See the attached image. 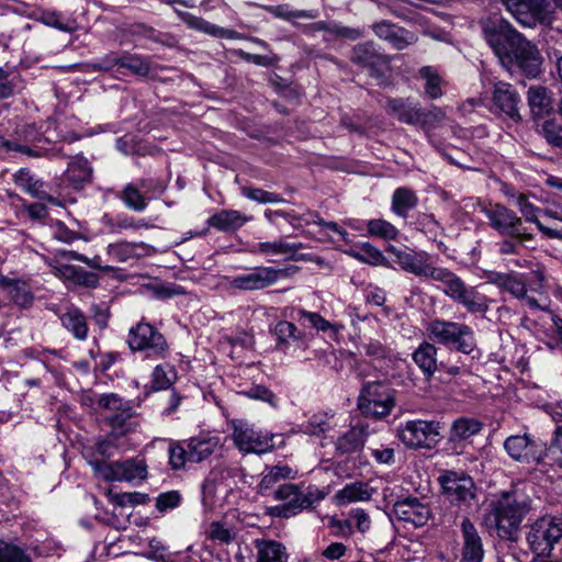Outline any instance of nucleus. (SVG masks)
<instances>
[{
  "label": "nucleus",
  "mask_w": 562,
  "mask_h": 562,
  "mask_svg": "<svg viewBox=\"0 0 562 562\" xmlns=\"http://www.w3.org/2000/svg\"><path fill=\"white\" fill-rule=\"evenodd\" d=\"M386 251L395 258V262L405 272L423 280H432L443 284L442 292L470 313H485L488 310V299L474 286H469L453 271L436 266L431 256L424 250L411 248L400 249L393 245Z\"/></svg>",
  "instance_id": "1"
},
{
  "label": "nucleus",
  "mask_w": 562,
  "mask_h": 562,
  "mask_svg": "<svg viewBox=\"0 0 562 562\" xmlns=\"http://www.w3.org/2000/svg\"><path fill=\"white\" fill-rule=\"evenodd\" d=\"M482 30L486 42L505 68L510 69L516 65L529 78L541 74L542 57L539 49L504 18L488 16L482 22Z\"/></svg>",
  "instance_id": "2"
},
{
  "label": "nucleus",
  "mask_w": 562,
  "mask_h": 562,
  "mask_svg": "<svg viewBox=\"0 0 562 562\" xmlns=\"http://www.w3.org/2000/svg\"><path fill=\"white\" fill-rule=\"evenodd\" d=\"M530 507L531 502L529 497L522 493H504L493 509L497 535L503 539H514L522 518Z\"/></svg>",
  "instance_id": "3"
},
{
  "label": "nucleus",
  "mask_w": 562,
  "mask_h": 562,
  "mask_svg": "<svg viewBox=\"0 0 562 562\" xmlns=\"http://www.w3.org/2000/svg\"><path fill=\"white\" fill-rule=\"evenodd\" d=\"M430 340L445 346H453L458 351L471 353L475 348L472 328L463 323L435 318L426 326Z\"/></svg>",
  "instance_id": "4"
},
{
  "label": "nucleus",
  "mask_w": 562,
  "mask_h": 562,
  "mask_svg": "<svg viewBox=\"0 0 562 562\" xmlns=\"http://www.w3.org/2000/svg\"><path fill=\"white\" fill-rule=\"evenodd\" d=\"M395 406V391L384 381H372L363 384L358 397V408L368 417L381 419Z\"/></svg>",
  "instance_id": "5"
},
{
  "label": "nucleus",
  "mask_w": 562,
  "mask_h": 562,
  "mask_svg": "<svg viewBox=\"0 0 562 562\" xmlns=\"http://www.w3.org/2000/svg\"><path fill=\"white\" fill-rule=\"evenodd\" d=\"M299 271V267L290 266L286 268L274 267H255L247 273H243L232 278L228 285L232 289L240 291H260L267 289L280 279H286L294 276Z\"/></svg>",
  "instance_id": "6"
},
{
  "label": "nucleus",
  "mask_w": 562,
  "mask_h": 562,
  "mask_svg": "<svg viewBox=\"0 0 562 562\" xmlns=\"http://www.w3.org/2000/svg\"><path fill=\"white\" fill-rule=\"evenodd\" d=\"M562 539V516L546 515L537 519L527 533V542L538 558L549 555Z\"/></svg>",
  "instance_id": "7"
},
{
  "label": "nucleus",
  "mask_w": 562,
  "mask_h": 562,
  "mask_svg": "<svg viewBox=\"0 0 562 562\" xmlns=\"http://www.w3.org/2000/svg\"><path fill=\"white\" fill-rule=\"evenodd\" d=\"M482 212L488 220L490 226L499 234L518 239L520 243L533 239V235L524 227L522 217L507 206L498 203L488 204L482 209Z\"/></svg>",
  "instance_id": "8"
},
{
  "label": "nucleus",
  "mask_w": 562,
  "mask_h": 562,
  "mask_svg": "<svg viewBox=\"0 0 562 562\" xmlns=\"http://www.w3.org/2000/svg\"><path fill=\"white\" fill-rule=\"evenodd\" d=\"M93 468L104 481L127 482L134 485L146 480L148 474L145 460L139 458L115 462L97 461Z\"/></svg>",
  "instance_id": "9"
},
{
  "label": "nucleus",
  "mask_w": 562,
  "mask_h": 562,
  "mask_svg": "<svg viewBox=\"0 0 562 562\" xmlns=\"http://www.w3.org/2000/svg\"><path fill=\"white\" fill-rule=\"evenodd\" d=\"M127 344L133 351H146L150 357L165 358L168 344L154 326L138 323L128 333Z\"/></svg>",
  "instance_id": "10"
},
{
  "label": "nucleus",
  "mask_w": 562,
  "mask_h": 562,
  "mask_svg": "<svg viewBox=\"0 0 562 562\" xmlns=\"http://www.w3.org/2000/svg\"><path fill=\"white\" fill-rule=\"evenodd\" d=\"M233 441L245 453H266L273 449V435L256 430L254 426L243 420H234Z\"/></svg>",
  "instance_id": "11"
},
{
  "label": "nucleus",
  "mask_w": 562,
  "mask_h": 562,
  "mask_svg": "<svg viewBox=\"0 0 562 562\" xmlns=\"http://www.w3.org/2000/svg\"><path fill=\"white\" fill-rule=\"evenodd\" d=\"M438 422L409 420L400 429V439L409 448H431L440 437Z\"/></svg>",
  "instance_id": "12"
},
{
  "label": "nucleus",
  "mask_w": 562,
  "mask_h": 562,
  "mask_svg": "<svg viewBox=\"0 0 562 562\" xmlns=\"http://www.w3.org/2000/svg\"><path fill=\"white\" fill-rule=\"evenodd\" d=\"M512 16L522 26L533 27L549 20L548 0H501Z\"/></svg>",
  "instance_id": "13"
},
{
  "label": "nucleus",
  "mask_w": 562,
  "mask_h": 562,
  "mask_svg": "<svg viewBox=\"0 0 562 562\" xmlns=\"http://www.w3.org/2000/svg\"><path fill=\"white\" fill-rule=\"evenodd\" d=\"M520 97L517 90L508 82L497 81L494 83L491 98V112L504 115L505 117L519 122Z\"/></svg>",
  "instance_id": "14"
},
{
  "label": "nucleus",
  "mask_w": 562,
  "mask_h": 562,
  "mask_svg": "<svg viewBox=\"0 0 562 562\" xmlns=\"http://www.w3.org/2000/svg\"><path fill=\"white\" fill-rule=\"evenodd\" d=\"M504 449L512 459L518 462L539 464L542 461V442L528 434L509 436L504 441Z\"/></svg>",
  "instance_id": "15"
},
{
  "label": "nucleus",
  "mask_w": 562,
  "mask_h": 562,
  "mask_svg": "<svg viewBox=\"0 0 562 562\" xmlns=\"http://www.w3.org/2000/svg\"><path fill=\"white\" fill-rule=\"evenodd\" d=\"M438 481L451 503L468 504L475 496L473 480L463 473L445 471Z\"/></svg>",
  "instance_id": "16"
},
{
  "label": "nucleus",
  "mask_w": 562,
  "mask_h": 562,
  "mask_svg": "<svg viewBox=\"0 0 562 562\" xmlns=\"http://www.w3.org/2000/svg\"><path fill=\"white\" fill-rule=\"evenodd\" d=\"M106 420L111 427V432L106 440L98 443V451L101 454H106L109 448L113 445L111 438H119L130 432L136 431L139 427V420L135 412L126 406L121 412L113 413L106 417Z\"/></svg>",
  "instance_id": "17"
},
{
  "label": "nucleus",
  "mask_w": 562,
  "mask_h": 562,
  "mask_svg": "<svg viewBox=\"0 0 562 562\" xmlns=\"http://www.w3.org/2000/svg\"><path fill=\"white\" fill-rule=\"evenodd\" d=\"M393 513L398 520L411 524L414 527H422L430 518V509L427 504L416 497L398 499L393 505Z\"/></svg>",
  "instance_id": "18"
},
{
  "label": "nucleus",
  "mask_w": 562,
  "mask_h": 562,
  "mask_svg": "<svg viewBox=\"0 0 562 562\" xmlns=\"http://www.w3.org/2000/svg\"><path fill=\"white\" fill-rule=\"evenodd\" d=\"M276 339V349L288 353L292 346L305 350L308 347L306 333L288 321H279L272 329Z\"/></svg>",
  "instance_id": "19"
},
{
  "label": "nucleus",
  "mask_w": 562,
  "mask_h": 562,
  "mask_svg": "<svg viewBox=\"0 0 562 562\" xmlns=\"http://www.w3.org/2000/svg\"><path fill=\"white\" fill-rule=\"evenodd\" d=\"M463 547L461 562H482L484 549L482 539L469 518H464L461 525Z\"/></svg>",
  "instance_id": "20"
},
{
  "label": "nucleus",
  "mask_w": 562,
  "mask_h": 562,
  "mask_svg": "<svg viewBox=\"0 0 562 562\" xmlns=\"http://www.w3.org/2000/svg\"><path fill=\"white\" fill-rule=\"evenodd\" d=\"M372 29L376 36L389 42L398 50L406 48L417 41L414 33L389 22L375 23Z\"/></svg>",
  "instance_id": "21"
},
{
  "label": "nucleus",
  "mask_w": 562,
  "mask_h": 562,
  "mask_svg": "<svg viewBox=\"0 0 562 562\" xmlns=\"http://www.w3.org/2000/svg\"><path fill=\"white\" fill-rule=\"evenodd\" d=\"M274 498L284 502L295 514L313 505L312 495L303 493L299 485L291 483L280 485L274 492Z\"/></svg>",
  "instance_id": "22"
},
{
  "label": "nucleus",
  "mask_w": 562,
  "mask_h": 562,
  "mask_svg": "<svg viewBox=\"0 0 562 562\" xmlns=\"http://www.w3.org/2000/svg\"><path fill=\"white\" fill-rule=\"evenodd\" d=\"M154 248L145 243L117 241L106 248L109 258L115 262H125L132 258L148 256Z\"/></svg>",
  "instance_id": "23"
},
{
  "label": "nucleus",
  "mask_w": 562,
  "mask_h": 562,
  "mask_svg": "<svg viewBox=\"0 0 562 562\" xmlns=\"http://www.w3.org/2000/svg\"><path fill=\"white\" fill-rule=\"evenodd\" d=\"M490 282L498 289L508 292L514 297L521 300L527 294V279L518 272H495L490 277Z\"/></svg>",
  "instance_id": "24"
},
{
  "label": "nucleus",
  "mask_w": 562,
  "mask_h": 562,
  "mask_svg": "<svg viewBox=\"0 0 562 562\" xmlns=\"http://www.w3.org/2000/svg\"><path fill=\"white\" fill-rule=\"evenodd\" d=\"M63 327L68 330L76 339L86 340L88 338L89 327L87 317L81 310L76 306H69L60 315Z\"/></svg>",
  "instance_id": "25"
},
{
  "label": "nucleus",
  "mask_w": 562,
  "mask_h": 562,
  "mask_svg": "<svg viewBox=\"0 0 562 562\" xmlns=\"http://www.w3.org/2000/svg\"><path fill=\"white\" fill-rule=\"evenodd\" d=\"M257 551L256 562H288L286 548L279 541L270 539H256L254 541Z\"/></svg>",
  "instance_id": "26"
},
{
  "label": "nucleus",
  "mask_w": 562,
  "mask_h": 562,
  "mask_svg": "<svg viewBox=\"0 0 562 562\" xmlns=\"http://www.w3.org/2000/svg\"><path fill=\"white\" fill-rule=\"evenodd\" d=\"M351 60L371 70L387 63L386 57L380 54L371 42L356 45L352 49Z\"/></svg>",
  "instance_id": "27"
},
{
  "label": "nucleus",
  "mask_w": 562,
  "mask_h": 562,
  "mask_svg": "<svg viewBox=\"0 0 562 562\" xmlns=\"http://www.w3.org/2000/svg\"><path fill=\"white\" fill-rule=\"evenodd\" d=\"M387 111L396 116L398 121L407 124H417L425 116V112L420 108L403 99H390Z\"/></svg>",
  "instance_id": "28"
},
{
  "label": "nucleus",
  "mask_w": 562,
  "mask_h": 562,
  "mask_svg": "<svg viewBox=\"0 0 562 562\" xmlns=\"http://www.w3.org/2000/svg\"><path fill=\"white\" fill-rule=\"evenodd\" d=\"M250 218L235 210H222L207 220L209 226L222 232H233L241 227Z\"/></svg>",
  "instance_id": "29"
},
{
  "label": "nucleus",
  "mask_w": 562,
  "mask_h": 562,
  "mask_svg": "<svg viewBox=\"0 0 562 562\" xmlns=\"http://www.w3.org/2000/svg\"><path fill=\"white\" fill-rule=\"evenodd\" d=\"M92 172L89 161L81 156H77L68 165L66 177L75 189H81L91 182Z\"/></svg>",
  "instance_id": "30"
},
{
  "label": "nucleus",
  "mask_w": 562,
  "mask_h": 562,
  "mask_svg": "<svg viewBox=\"0 0 562 562\" xmlns=\"http://www.w3.org/2000/svg\"><path fill=\"white\" fill-rule=\"evenodd\" d=\"M368 436V427L358 424L337 439L336 447L341 453L355 452L363 447Z\"/></svg>",
  "instance_id": "31"
},
{
  "label": "nucleus",
  "mask_w": 562,
  "mask_h": 562,
  "mask_svg": "<svg viewBox=\"0 0 562 562\" xmlns=\"http://www.w3.org/2000/svg\"><path fill=\"white\" fill-rule=\"evenodd\" d=\"M516 205L518 206L522 218L526 222L536 224L537 228L549 238H561V234L552 228L544 226L538 218V213L540 209L533 205L529 199L525 194H519L516 200Z\"/></svg>",
  "instance_id": "32"
},
{
  "label": "nucleus",
  "mask_w": 562,
  "mask_h": 562,
  "mask_svg": "<svg viewBox=\"0 0 562 562\" xmlns=\"http://www.w3.org/2000/svg\"><path fill=\"white\" fill-rule=\"evenodd\" d=\"M191 462H201L210 457L218 445L215 437H195L184 441Z\"/></svg>",
  "instance_id": "33"
},
{
  "label": "nucleus",
  "mask_w": 562,
  "mask_h": 562,
  "mask_svg": "<svg viewBox=\"0 0 562 562\" xmlns=\"http://www.w3.org/2000/svg\"><path fill=\"white\" fill-rule=\"evenodd\" d=\"M527 100L533 116H543L552 110V98L546 87L531 86L527 92Z\"/></svg>",
  "instance_id": "34"
},
{
  "label": "nucleus",
  "mask_w": 562,
  "mask_h": 562,
  "mask_svg": "<svg viewBox=\"0 0 562 562\" xmlns=\"http://www.w3.org/2000/svg\"><path fill=\"white\" fill-rule=\"evenodd\" d=\"M413 360L430 378L437 370V347L428 341H424L413 353Z\"/></svg>",
  "instance_id": "35"
},
{
  "label": "nucleus",
  "mask_w": 562,
  "mask_h": 562,
  "mask_svg": "<svg viewBox=\"0 0 562 562\" xmlns=\"http://www.w3.org/2000/svg\"><path fill=\"white\" fill-rule=\"evenodd\" d=\"M301 245L290 244L282 239L273 241L258 243L251 248L252 254H260L265 256H285L286 258H293Z\"/></svg>",
  "instance_id": "36"
},
{
  "label": "nucleus",
  "mask_w": 562,
  "mask_h": 562,
  "mask_svg": "<svg viewBox=\"0 0 562 562\" xmlns=\"http://www.w3.org/2000/svg\"><path fill=\"white\" fill-rule=\"evenodd\" d=\"M373 490L367 483L355 482L347 484L344 488L337 492L336 498L339 505H346L355 502H366L372 496Z\"/></svg>",
  "instance_id": "37"
},
{
  "label": "nucleus",
  "mask_w": 562,
  "mask_h": 562,
  "mask_svg": "<svg viewBox=\"0 0 562 562\" xmlns=\"http://www.w3.org/2000/svg\"><path fill=\"white\" fill-rule=\"evenodd\" d=\"M418 202L415 192L408 188L402 187L394 191L392 196V211L406 218L408 211L413 210Z\"/></svg>",
  "instance_id": "38"
},
{
  "label": "nucleus",
  "mask_w": 562,
  "mask_h": 562,
  "mask_svg": "<svg viewBox=\"0 0 562 562\" xmlns=\"http://www.w3.org/2000/svg\"><path fill=\"white\" fill-rule=\"evenodd\" d=\"M356 260L371 266H389V260L383 252L370 243L361 244L358 249L348 252Z\"/></svg>",
  "instance_id": "39"
},
{
  "label": "nucleus",
  "mask_w": 562,
  "mask_h": 562,
  "mask_svg": "<svg viewBox=\"0 0 562 562\" xmlns=\"http://www.w3.org/2000/svg\"><path fill=\"white\" fill-rule=\"evenodd\" d=\"M295 472L288 465L271 467L268 472L262 476L258 484V493L265 495L271 490L279 481L285 479H294Z\"/></svg>",
  "instance_id": "40"
},
{
  "label": "nucleus",
  "mask_w": 562,
  "mask_h": 562,
  "mask_svg": "<svg viewBox=\"0 0 562 562\" xmlns=\"http://www.w3.org/2000/svg\"><path fill=\"white\" fill-rule=\"evenodd\" d=\"M483 424L475 418L460 417L456 419L451 427L452 440H465L482 430Z\"/></svg>",
  "instance_id": "41"
},
{
  "label": "nucleus",
  "mask_w": 562,
  "mask_h": 562,
  "mask_svg": "<svg viewBox=\"0 0 562 562\" xmlns=\"http://www.w3.org/2000/svg\"><path fill=\"white\" fill-rule=\"evenodd\" d=\"M131 72L137 76H147L150 71V64L148 59L138 55L123 54L120 57V72L126 75Z\"/></svg>",
  "instance_id": "42"
},
{
  "label": "nucleus",
  "mask_w": 562,
  "mask_h": 562,
  "mask_svg": "<svg viewBox=\"0 0 562 562\" xmlns=\"http://www.w3.org/2000/svg\"><path fill=\"white\" fill-rule=\"evenodd\" d=\"M177 12L181 16L182 21L191 29L199 30V31H202V32L211 34V35H221V36H226L229 38H233L235 35L234 31H226V30L220 29L213 24H210L207 21L203 20L202 18H198L188 12H180V11H177Z\"/></svg>",
  "instance_id": "43"
},
{
  "label": "nucleus",
  "mask_w": 562,
  "mask_h": 562,
  "mask_svg": "<svg viewBox=\"0 0 562 562\" xmlns=\"http://www.w3.org/2000/svg\"><path fill=\"white\" fill-rule=\"evenodd\" d=\"M14 182L33 198L45 199L46 196L43 191V183L36 180L26 169H21L14 175Z\"/></svg>",
  "instance_id": "44"
},
{
  "label": "nucleus",
  "mask_w": 562,
  "mask_h": 562,
  "mask_svg": "<svg viewBox=\"0 0 562 562\" xmlns=\"http://www.w3.org/2000/svg\"><path fill=\"white\" fill-rule=\"evenodd\" d=\"M367 229L370 236L386 240H395L398 236V229L392 223L382 218L370 220L367 223Z\"/></svg>",
  "instance_id": "45"
},
{
  "label": "nucleus",
  "mask_w": 562,
  "mask_h": 562,
  "mask_svg": "<svg viewBox=\"0 0 562 562\" xmlns=\"http://www.w3.org/2000/svg\"><path fill=\"white\" fill-rule=\"evenodd\" d=\"M11 300L19 306L26 308L33 303V294L30 286L21 281H12L8 284Z\"/></svg>",
  "instance_id": "46"
},
{
  "label": "nucleus",
  "mask_w": 562,
  "mask_h": 562,
  "mask_svg": "<svg viewBox=\"0 0 562 562\" xmlns=\"http://www.w3.org/2000/svg\"><path fill=\"white\" fill-rule=\"evenodd\" d=\"M297 316L299 321L306 319L313 328L321 331L333 330L334 334H337L342 328L341 325L333 324L315 312L299 310Z\"/></svg>",
  "instance_id": "47"
},
{
  "label": "nucleus",
  "mask_w": 562,
  "mask_h": 562,
  "mask_svg": "<svg viewBox=\"0 0 562 562\" xmlns=\"http://www.w3.org/2000/svg\"><path fill=\"white\" fill-rule=\"evenodd\" d=\"M419 75L426 80L425 91L431 99H437L442 94L441 78L437 70L430 66L420 68Z\"/></svg>",
  "instance_id": "48"
},
{
  "label": "nucleus",
  "mask_w": 562,
  "mask_h": 562,
  "mask_svg": "<svg viewBox=\"0 0 562 562\" xmlns=\"http://www.w3.org/2000/svg\"><path fill=\"white\" fill-rule=\"evenodd\" d=\"M175 372L169 364H158L151 374L153 387L157 391L167 390L173 383Z\"/></svg>",
  "instance_id": "49"
},
{
  "label": "nucleus",
  "mask_w": 562,
  "mask_h": 562,
  "mask_svg": "<svg viewBox=\"0 0 562 562\" xmlns=\"http://www.w3.org/2000/svg\"><path fill=\"white\" fill-rule=\"evenodd\" d=\"M121 199L124 204L134 211L145 210L147 203L139 189L132 183H128L122 191Z\"/></svg>",
  "instance_id": "50"
},
{
  "label": "nucleus",
  "mask_w": 562,
  "mask_h": 562,
  "mask_svg": "<svg viewBox=\"0 0 562 562\" xmlns=\"http://www.w3.org/2000/svg\"><path fill=\"white\" fill-rule=\"evenodd\" d=\"M168 452L169 464L173 470L183 469L188 462H191L184 441L171 443L169 446Z\"/></svg>",
  "instance_id": "51"
},
{
  "label": "nucleus",
  "mask_w": 562,
  "mask_h": 562,
  "mask_svg": "<svg viewBox=\"0 0 562 562\" xmlns=\"http://www.w3.org/2000/svg\"><path fill=\"white\" fill-rule=\"evenodd\" d=\"M0 562H32V560L21 548L0 541Z\"/></svg>",
  "instance_id": "52"
},
{
  "label": "nucleus",
  "mask_w": 562,
  "mask_h": 562,
  "mask_svg": "<svg viewBox=\"0 0 562 562\" xmlns=\"http://www.w3.org/2000/svg\"><path fill=\"white\" fill-rule=\"evenodd\" d=\"M243 194L258 203H281L284 199L279 194L259 188H243Z\"/></svg>",
  "instance_id": "53"
},
{
  "label": "nucleus",
  "mask_w": 562,
  "mask_h": 562,
  "mask_svg": "<svg viewBox=\"0 0 562 562\" xmlns=\"http://www.w3.org/2000/svg\"><path fill=\"white\" fill-rule=\"evenodd\" d=\"M266 10L277 18L291 20L294 18L314 19L316 14L308 11H291L288 4L267 7Z\"/></svg>",
  "instance_id": "54"
},
{
  "label": "nucleus",
  "mask_w": 562,
  "mask_h": 562,
  "mask_svg": "<svg viewBox=\"0 0 562 562\" xmlns=\"http://www.w3.org/2000/svg\"><path fill=\"white\" fill-rule=\"evenodd\" d=\"M41 21L47 25V26H52V27H56L60 31H64V32H74L76 30V26H75V22L74 21H68V22H63L61 20V15L59 13H56L54 11H45L42 13V16H41Z\"/></svg>",
  "instance_id": "55"
},
{
  "label": "nucleus",
  "mask_w": 562,
  "mask_h": 562,
  "mask_svg": "<svg viewBox=\"0 0 562 562\" xmlns=\"http://www.w3.org/2000/svg\"><path fill=\"white\" fill-rule=\"evenodd\" d=\"M541 131L549 144L562 147V125L555 121L548 120L543 123Z\"/></svg>",
  "instance_id": "56"
},
{
  "label": "nucleus",
  "mask_w": 562,
  "mask_h": 562,
  "mask_svg": "<svg viewBox=\"0 0 562 562\" xmlns=\"http://www.w3.org/2000/svg\"><path fill=\"white\" fill-rule=\"evenodd\" d=\"M549 452L554 465L562 470V425L557 426L553 431Z\"/></svg>",
  "instance_id": "57"
},
{
  "label": "nucleus",
  "mask_w": 562,
  "mask_h": 562,
  "mask_svg": "<svg viewBox=\"0 0 562 562\" xmlns=\"http://www.w3.org/2000/svg\"><path fill=\"white\" fill-rule=\"evenodd\" d=\"M235 55L245 61L263 67L273 66L279 60L277 55H257L244 52L243 49L235 50Z\"/></svg>",
  "instance_id": "58"
},
{
  "label": "nucleus",
  "mask_w": 562,
  "mask_h": 562,
  "mask_svg": "<svg viewBox=\"0 0 562 562\" xmlns=\"http://www.w3.org/2000/svg\"><path fill=\"white\" fill-rule=\"evenodd\" d=\"M181 496L177 491L161 493L156 499V508L164 513L179 506Z\"/></svg>",
  "instance_id": "59"
},
{
  "label": "nucleus",
  "mask_w": 562,
  "mask_h": 562,
  "mask_svg": "<svg viewBox=\"0 0 562 562\" xmlns=\"http://www.w3.org/2000/svg\"><path fill=\"white\" fill-rule=\"evenodd\" d=\"M416 226L419 231L436 237L441 229L439 223L434 218L431 214H419L416 221Z\"/></svg>",
  "instance_id": "60"
},
{
  "label": "nucleus",
  "mask_w": 562,
  "mask_h": 562,
  "mask_svg": "<svg viewBox=\"0 0 562 562\" xmlns=\"http://www.w3.org/2000/svg\"><path fill=\"white\" fill-rule=\"evenodd\" d=\"M243 394L252 400H259L276 406V395L262 385H254L250 389L243 392Z\"/></svg>",
  "instance_id": "61"
},
{
  "label": "nucleus",
  "mask_w": 562,
  "mask_h": 562,
  "mask_svg": "<svg viewBox=\"0 0 562 562\" xmlns=\"http://www.w3.org/2000/svg\"><path fill=\"white\" fill-rule=\"evenodd\" d=\"M120 57L121 55L109 54L101 58L99 61L92 63L90 67L92 70L120 72Z\"/></svg>",
  "instance_id": "62"
},
{
  "label": "nucleus",
  "mask_w": 562,
  "mask_h": 562,
  "mask_svg": "<svg viewBox=\"0 0 562 562\" xmlns=\"http://www.w3.org/2000/svg\"><path fill=\"white\" fill-rule=\"evenodd\" d=\"M209 537H210V539H212L214 541H218L221 543H226V544L232 542V540H233L231 530L228 528L224 527V525H222L218 521H213L210 525Z\"/></svg>",
  "instance_id": "63"
},
{
  "label": "nucleus",
  "mask_w": 562,
  "mask_h": 562,
  "mask_svg": "<svg viewBox=\"0 0 562 562\" xmlns=\"http://www.w3.org/2000/svg\"><path fill=\"white\" fill-rule=\"evenodd\" d=\"M150 225L145 222L144 220H135L131 217H120L117 221L112 225L113 232H121L122 229H142V228H149Z\"/></svg>",
  "instance_id": "64"
}]
</instances>
